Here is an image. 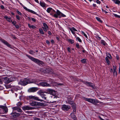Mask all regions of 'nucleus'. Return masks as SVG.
<instances>
[{"label":"nucleus","instance_id":"nucleus-54","mask_svg":"<svg viewBox=\"0 0 120 120\" xmlns=\"http://www.w3.org/2000/svg\"><path fill=\"white\" fill-rule=\"evenodd\" d=\"M17 13L19 15H22V13L20 12L19 11H17Z\"/></svg>","mask_w":120,"mask_h":120},{"label":"nucleus","instance_id":"nucleus-9","mask_svg":"<svg viewBox=\"0 0 120 120\" xmlns=\"http://www.w3.org/2000/svg\"><path fill=\"white\" fill-rule=\"evenodd\" d=\"M61 108L62 110L66 111H68L69 109H70V107L69 106L64 105H62Z\"/></svg>","mask_w":120,"mask_h":120},{"label":"nucleus","instance_id":"nucleus-27","mask_svg":"<svg viewBox=\"0 0 120 120\" xmlns=\"http://www.w3.org/2000/svg\"><path fill=\"white\" fill-rule=\"evenodd\" d=\"M101 43L103 45H105L106 44H107L103 40H102L101 41Z\"/></svg>","mask_w":120,"mask_h":120},{"label":"nucleus","instance_id":"nucleus-56","mask_svg":"<svg viewBox=\"0 0 120 120\" xmlns=\"http://www.w3.org/2000/svg\"><path fill=\"white\" fill-rule=\"evenodd\" d=\"M96 2L97 4H100V2L98 0H97Z\"/></svg>","mask_w":120,"mask_h":120},{"label":"nucleus","instance_id":"nucleus-62","mask_svg":"<svg viewBox=\"0 0 120 120\" xmlns=\"http://www.w3.org/2000/svg\"><path fill=\"white\" fill-rule=\"evenodd\" d=\"M116 57L117 60H118L119 59V56L118 55H116Z\"/></svg>","mask_w":120,"mask_h":120},{"label":"nucleus","instance_id":"nucleus-43","mask_svg":"<svg viewBox=\"0 0 120 120\" xmlns=\"http://www.w3.org/2000/svg\"><path fill=\"white\" fill-rule=\"evenodd\" d=\"M22 105V103L20 102H19L17 104V105L18 106H20Z\"/></svg>","mask_w":120,"mask_h":120},{"label":"nucleus","instance_id":"nucleus-57","mask_svg":"<svg viewBox=\"0 0 120 120\" xmlns=\"http://www.w3.org/2000/svg\"><path fill=\"white\" fill-rule=\"evenodd\" d=\"M32 20L33 21V22H35L36 20L34 18H32Z\"/></svg>","mask_w":120,"mask_h":120},{"label":"nucleus","instance_id":"nucleus-22","mask_svg":"<svg viewBox=\"0 0 120 120\" xmlns=\"http://www.w3.org/2000/svg\"><path fill=\"white\" fill-rule=\"evenodd\" d=\"M4 18L7 21L9 22H12L11 18H9L7 16H5L4 17Z\"/></svg>","mask_w":120,"mask_h":120},{"label":"nucleus","instance_id":"nucleus-26","mask_svg":"<svg viewBox=\"0 0 120 120\" xmlns=\"http://www.w3.org/2000/svg\"><path fill=\"white\" fill-rule=\"evenodd\" d=\"M106 56L109 59H112V57L110 54L109 53H106Z\"/></svg>","mask_w":120,"mask_h":120},{"label":"nucleus","instance_id":"nucleus-19","mask_svg":"<svg viewBox=\"0 0 120 120\" xmlns=\"http://www.w3.org/2000/svg\"><path fill=\"white\" fill-rule=\"evenodd\" d=\"M29 83H35L36 82V80L35 79H28Z\"/></svg>","mask_w":120,"mask_h":120},{"label":"nucleus","instance_id":"nucleus-47","mask_svg":"<svg viewBox=\"0 0 120 120\" xmlns=\"http://www.w3.org/2000/svg\"><path fill=\"white\" fill-rule=\"evenodd\" d=\"M26 113L29 114L33 113V112L32 111H26Z\"/></svg>","mask_w":120,"mask_h":120},{"label":"nucleus","instance_id":"nucleus-6","mask_svg":"<svg viewBox=\"0 0 120 120\" xmlns=\"http://www.w3.org/2000/svg\"><path fill=\"white\" fill-rule=\"evenodd\" d=\"M45 93L47 94L48 93L47 92L43 91L42 90H41L39 91V94L41 96L42 98H44L45 100H46L47 98V97H46V95L44 94V93Z\"/></svg>","mask_w":120,"mask_h":120},{"label":"nucleus","instance_id":"nucleus-63","mask_svg":"<svg viewBox=\"0 0 120 120\" xmlns=\"http://www.w3.org/2000/svg\"><path fill=\"white\" fill-rule=\"evenodd\" d=\"M15 27L17 28H19V26L18 25H15Z\"/></svg>","mask_w":120,"mask_h":120},{"label":"nucleus","instance_id":"nucleus-10","mask_svg":"<svg viewBox=\"0 0 120 120\" xmlns=\"http://www.w3.org/2000/svg\"><path fill=\"white\" fill-rule=\"evenodd\" d=\"M47 91L50 94L52 95L55 96V95L56 92L54 90L51 89H49L47 90Z\"/></svg>","mask_w":120,"mask_h":120},{"label":"nucleus","instance_id":"nucleus-45","mask_svg":"<svg viewBox=\"0 0 120 120\" xmlns=\"http://www.w3.org/2000/svg\"><path fill=\"white\" fill-rule=\"evenodd\" d=\"M113 15L115 17L120 18V16L118 15L115 14H113Z\"/></svg>","mask_w":120,"mask_h":120},{"label":"nucleus","instance_id":"nucleus-48","mask_svg":"<svg viewBox=\"0 0 120 120\" xmlns=\"http://www.w3.org/2000/svg\"><path fill=\"white\" fill-rule=\"evenodd\" d=\"M12 22V23L14 25H15L16 24V22L15 21H14L13 22L12 21V22Z\"/></svg>","mask_w":120,"mask_h":120},{"label":"nucleus","instance_id":"nucleus-13","mask_svg":"<svg viewBox=\"0 0 120 120\" xmlns=\"http://www.w3.org/2000/svg\"><path fill=\"white\" fill-rule=\"evenodd\" d=\"M40 84L41 86H50L51 85L47 82H42L40 83Z\"/></svg>","mask_w":120,"mask_h":120},{"label":"nucleus","instance_id":"nucleus-21","mask_svg":"<svg viewBox=\"0 0 120 120\" xmlns=\"http://www.w3.org/2000/svg\"><path fill=\"white\" fill-rule=\"evenodd\" d=\"M22 109L24 110H29V107L28 106H25L22 107Z\"/></svg>","mask_w":120,"mask_h":120},{"label":"nucleus","instance_id":"nucleus-29","mask_svg":"<svg viewBox=\"0 0 120 120\" xmlns=\"http://www.w3.org/2000/svg\"><path fill=\"white\" fill-rule=\"evenodd\" d=\"M68 41L71 44H72L74 42V40L71 39H68Z\"/></svg>","mask_w":120,"mask_h":120},{"label":"nucleus","instance_id":"nucleus-18","mask_svg":"<svg viewBox=\"0 0 120 120\" xmlns=\"http://www.w3.org/2000/svg\"><path fill=\"white\" fill-rule=\"evenodd\" d=\"M3 109L4 110V112H0V114L6 113L8 111V109L6 106H5Z\"/></svg>","mask_w":120,"mask_h":120},{"label":"nucleus","instance_id":"nucleus-1","mask_svg":"<svg viewBox=\"0 0 120 120\" xmlns=\"http://www.w3.org/2000/svg\"><path fill=\"white\" fill-rule=\"evenodd\" d=\"M83 98L84 100L93 104L94 105H96L97 103H99V101L97 99L87 98L84 97Z\"/></svg>","mask_w":120,"mask_h":120},{"label":"nucleus","instance_id":"nucleus-55","mask_svg":"<svg viewBox=\"0 0 120 120\" xmlns=\"http://www.w3.org/2000/svg\"><path fill=\"white\" fill-rule=\"evenodd\" d=\"M4 106H4L0 105V108L3 109L4 108Z\"/></svg>","mask_w":120,"mask_h":120},{"label":"nucleus","instance_id":"nucleus-61","mask_svg":"<svg viewBox=\"0 0 120 120\" xmlns=\"http://www.w3.org/2000/svg\"><path fill=\"white\" fill-rule=\"evenodd\" d=\"M26 10H27L28 11V10H29L26 7H23Z\"/></svg>","mask_w":120,"mask_h":120},{"label":"nucleus","instance_id":"nucleus-41","mask_svg":"<svg viewBox=\"0 0 120 120\" xmlns=\"http://www.w3.org/2000/svg\"><path fill=\"white\" fill-rule=\"evenodd\" d=\"M113 75L114 76H116L117 75V73L116 71V70L114 71H113Z\"/></svg>","mask_w":120,"mask_h":120},{"label":"nucleus","instance_id":"nucleus-39","mask_svg":"<svg viewBox=\"0 0 120 120\" xmlns=\"http://www.w3.org/2000/svg\"><path fill=\"white\" fill-rule=\"evenodd\" d=\"M29 53L30 54H33L35 53V52L33 51L32 50H30L29 52Z\"/></svg>","mask_w":120,"mask_h":120},{"label":"nucleus","instance_id":"nucleus-2","mask_svg":"<svg viewBox=\"0 0 120 120\" xmlns=\"http://www.w3.org/2000/svg\"><path fill=\"white\" fill-rule=\"evenodd\" d=\"M56 98L55 96H51L50 95H48L47 96V100L49 103H53L56 102V101H54V99Z\"/></svg>","mask_w":120,"mask_h":120},{"label":"nucleus","instance_id":"nucleus-14","mask_svg":"<svg viewBox=\"0 0 120 120\" xmlns=\"http://www.w3.org/2000/svg\"><path fill=\"white\" fill-rule=\"evenodd\" d=\"M0 40L3 43L8 47H10L11 46V45L7 42L5 40L3 39H0Z\"/></svg>","mask_w":120,"mask_h":120},{"label":"nucleus","instance_id":"nucleus-34","mask_svg":"<svg viewBox=\"0 0 120 120\" xmlns=\"http://www.w3.org/2000/svg\"><path fill=\"white\" fill-rule=\"evenodd\" d=\"M39 31L40 33L42 34H44V33L42 29H39Z\"/></svg>","mask_w":120,"mask_h":120},{"label":"nucleus","instance_id":"nucleus-33","mask_svg":"<svg viewBox=\"0 0 120 120\" xmlns=\"http://www.w3.org/2000/svg\"><path fill=\"white\" fill-rule=\"evenodd\" d=\"M76 40L80 42H82V40L79 37H77L76 38Z\"/></svg>","mask_w":120,"mask_h":120},{"label":"nucleus","instance_id":"nucleus-60","mask_svg":"<svg viewBox=\"0 0 120 120\" xmlns=\"http://www.w3.org/2000/svg\"><path fill=\"white\" fill-rule=\"evenodd\" d=\"M102 10L103 11H104L106 14L107 13H108V12H107L105 10H104L103 9H102Z\"/></svg>","mask_w":120,"mask_h":120},{"label":"nucleus","instance_id":"nucleus-17","mask_svg":"<svg viewBox=\"0 0 120 120\" xmlns=\"http://www.w3.org/2000/svg\"><path fill=\"white\" fill-rule=\"evenodd\" d=\"M38 90V88L37 87H33L31 88L29 90L30 92H34Z\"/></svg>","mask_w":120,"mask_h":120},{"label":"nucleus","instance_id":"nucleus-37","mask_svg":"<svg viewBox=\"0 0 120 120\" xmlns=\"http://www.w3.org/2000/svg\"><path fill=\"white\" fill-rule=\"evenodd\" d=\"M17 110L18 112H22V111L21 108L19 107H18Z\"/></svg>","mask_w":120,"mask_h":120},{"label":"nucleus","instance_id":"nucleus-64","mask_svg":"<svg viewBox=\"0 0 120 120\" xmlns=\"http://www.w3.org/2000/svg\"><path fill=\"white\" fill-rule=\"evenodd\" d=\"M48 32V34L50 35H51V32L49 31Z\"/></svg>","mask_w":120,"mask_h":120},{"label":"nucleus","instance_id":"nucleus-31","mask_svg":"<svg viewBox=\"0 0 120 120\" xmlns=\"http://www.w3.org/2000/svg\"><path fill=\"white\" fill-rule=\"evenodd\" d=\"M81 62L83 63H85L86 62V60L85 59H83L81 60Z\"/></svg>","mask_w":120,"mask_h":120},{"label":"nucleus","instance_id":"nucleus-7","mask_svg":"<svg viewBox=\"0 0 120 120\" xmlns=\"http://www.w3.org/2000/svg\"><path fill=\"white\" fill-rule=\"evenodd\" d=\"M28 98L29 99L35 100L41 102L43 101L42 100L40 99L38 97H36L35 96H30L28 97Z\"/></svg>","mask_w":120,"mask_h":120},{"label":"nucleus","instance_id":"nucleus-59","mask_svg":"<svg viewBox=\"0 0 120 120\" xmlns=\"http://www.w3.org/2000/svg\"><path fill=\"white\" fill-rule=\"evenodd\" d=\"M46 43L48 44H49L50 43V42L48 40H46Z\"/></svg>","mask_w":120,"mask_h":120},{"label":"nucleus","instance_id":"nucleus-58","mask_svg":"<svg viewBox=\"0 0 120 120\" xmlns=\"http://www.w3.org/2000/svg\"><path fill=\"white\" fill-rule=\"evenodd\" d=\"M68 50V51L69 52H70V49L69 47H68L67 48Z\"/></svg>","mask_w":120,"mask_h":120},{"label":"nucleus","instance_id":"nucleus-32","mask_svg":"<svg viewBox=\"0 0 120 120\" xmlns=\"http://www.w3.org/2000/svg\"><path fill=\"white\" fill-rule=\"evenodd\" d=\"M115 3L120 5V1L118 0H116L115 1Z\"/></svg>","mask_w":120,"mask_h":120},{"label":"nucleus","instance_id":"nucleus-30","mask_svg":"<svg viewBox=\"0 0 120 120\" xmlns=\"http://www.w3.org/2000/svg\"><path fill=\"white\" fill-rule=\"evenodd\" d=\"M52 9V8H48L47 9V12L49 13L50 11Z\"/></svg>","mask_w":120,"mask_h":120},{"label":"nucleus","instance_id":"nucleus-28","mask_svg":"<svg viewBox=\"0 0 120 120\" xmlns=\"http://www.w3.org/2000/svg\"><path fill=\"white\" fill-rule=\"evenodd\" d=\"M70 30L71 31L72 33L74 34H75L74 31H75V29L73 27L72 28H71Z\"/></svg>","mask_w":120,"mask_h":120},{"label":"nucleus","instance_id":"nucleus-11","mask_svg":"<svg viewBox=\"0 0 120 120\" xmlns=\"http://www.w3.org/2000/svg\"><path fill=\"white\" fill-rule=\"evenodd\" d=\"M29 104L30 105L33 106H36L39 105V102L34 101H32L31 103H30Z\"/></svg>","mask_w":120,"mask_h":120},{"label":"nucleus","instance_id":"nucleus-8","mask_svg":"<svg viewBox=\"0 0 120 120\" xmlns=\"http://www.w3.org/2000/svg\"><path fill=\"white\" fill-rule=\"evenodd\" d=\"M11 118L13 119H15L16 117L19 116L20 114L15 112L12 113L11 114Z\"/></svg>","mask_w":120,"mask_h":120},{"label":"nucleus","instance_id":"nucleus-4","mask_svg":"<svg viewBox=\"0 0 120 120\" xmlns=\"http://www.w3.org/2000/svg\"><path fill=\"white\" fill-rule=\"evenodd\" d=\"M69 103L71 104H74L72 105V108L73 109V112H72L71 114V117L73 118L74 120H75V113L74 112V110H75V106L74 104V102L73 101H69Z\"/></svg>","mask_w":120,"mask_h":120},{"label":"nucleus","instance_id":"nucleus-24","mask_svg":"<svg viewBox=\"0 0 120 120\" xmlns=\"http://www.w3.org/2000/svg\"><path fill=\"white\" fill-rule=\"evenodd\" d=\"M12 78L13 79V78L12 77H11L9 79L7 80V82L8 83L10 82H12L13 81H14V79H11V78Z\"/></svg>","mask_w":120,"mask_h":120},{"label":"nucleus","instance_id":"nucleus-40","mask_svg":"<svg viewBox=\"0 0 120 120\" xmlns=\"http://www.w3.org/2000/svg\"><path fill=\"white\" fill-rule=\"evenodd\" d=\"M82 34L84 35L86 37V38H88L87 36L83 31H82Z\"/></svg>","mask_w":120,"mask_h":120},{"label":"nucleus","instance_id":"nucleus-20","mask_svg":"<svg viewBox=\"0 0 120 120\" xmlns=\"http://www.w3.org/2000/svg\"><path fill=\"white\" fill-rule=\"evenodd\" d=\"M46 71L48 73L50 74H53L54 75H55L56 74L54 73L53 70L50 69H48L46 70Z\"/></svg>","mask_w":120,"mask_h":120},{"label":"nucleus","instance_id":"nucleus-51","mask_svg":"<svg viewBox=\"0 0 120 120\" xmlns=\"http://www.w3.org/2000/svg\"><path fill=\"white\" fill-rule=\"evenodd\" d=\"M35 108L33 107H29V110L33 109H35Z\"/></svg>","mask_w":120,"mask_h":120},{"label":"nucleus","instance_id":"nucleus-5","mask_svg":"<svg viewBox=\"0 0 120 120\" xmlns=\"http://www.w3.org/2000/svg\"><path fill=\"white\" fill-rule=\"evenodd\" d=\"M28 79L26 78L23 80H21L19 82V84L23 86H25L29 83Z\"/></svg>","mask_w":120,"mask_h":120},{"label":"nucleus","instance_id":"nucleus-3","mask_svg":"<svg viewBox=\"0 0 120 120\" xmlns=\"http://www.w3.org/2000/svg\"><path fill=\"white\" fill-rule=\"evenodd\" d=\"M28 57L36 63L38 64H43V62L35 58L34 57L30 56L28 55H27Z\"/></svg>","mask_w":120,"mask_h":120},{"label":"nucleus","instance_id":"nucleus-53","mask_svg":"<svg viewBox=\"0 0 120 120\" xmlns=\"http://www.w3.org/2000/svg\"><path fill=\"white\" fill-rule=\"evenodd\" d=\"M0 7L1 9H4V7L3 5L1 6Z\"/></svg>","mask_w":120,"mask_h":120},{"label":"nucleus","instance_id":"nucleus-38","mask_svg":"<svg viewBox=\"0 0 120 120\" xmlns=\"http://www.w3.org/2000/svg\"><path fill=\"white\" fill-rule=\"evenodd\" d=\"M96 19H97V20H98V21H99L101 22H102V21L101 20L100 18H99V17H96Z\"/></svg>","mask_w":120,"mask_h":120},{"label":"nucleus","instance_id":"nucleus-42","mask_svg":"<svg viewBox=\"0 0 120 120\" xmlns=\"http://www.w3.org/2000/svg\"><path fill=\"white\" fill-rule=\"evenodd\" d=\"M66 16L64 15V14H63V13H61V14L60 15V18L61 17H65Z\"/></svg>","mask_w":120,"mask_h":120},{"label":"nucleus","instance_id":"nucleus-25","mask_svg":"<svg viewBox=\"0 0 120 120\" xmlns=\"http://www.w3.org/2000/svg\"><path fill=\"white\" fill-rule=\"evenodd\" d=\"M28 25L29 27L30 28H32L34 29L36 28L35 26H34L33 25H31L30 24H28Z\"/></svg>","mask_w":120,"mask_h":120},{"label":"nucleus","instance_id":"nucleus-36","mask_svg":"<svg viewBox=\"0 0 120 120\" xmlns=\"http://www.w3.org/2000/svg\"><path fill=\"white\" fill-rule=\"evenodd\" d=\"M28 11L29 12H30L31 13L33 14H36V12H34V11L32 10H28Z\"/></svg>","mask_w":120,"mask_h":120},{"label":"nucleus","instance_id":"nucleus-35","mask_svg":"<svg viewBox=\"0 0 120 120\" xmlns=\"http://www.w3.org/2000/svg\"><path fill=\"white\" fill-rule=\"evenodd\" d=\"M105 60L108 64H109L110 63V62L108 58L107 57H106Z\"/></svg>","mask_w":120,"mask_h":120},{"label":"nucleus","instance_id":"nucleus-12","mask_svg":"<svg viewBox=\"0 0 120 120\" xmlns=\"http://www.w3.org/2000/svg\"><path fill=\"white\" fill-rule=\"evenodd\" d=\"M85 84L91 87L93 89H95L94 85L93 83L90 82H85Z\"/></svg>","mask_w":120,"mask_h":120},{"label":"nucleus","instance_id":"nucleus-46","mask_svg":"<svg viewBox=\"0 0 120 120\" xmlns=\"http://www.w3.org/2000/svg\"><path fill=\"white\" fill-rule=\"evenodd\" d=\"M18 108V107H13L12 108V109H13V110L15 111L16 110H17Z\"/></svg>","mask_w":120,"mask_h":120},{"label":"nucleus","instance_id":"nucleus-16","mask_svg":"<svg viewBox=\"0 0 120 120\" xmlns=\"http://www.w3.org/2000/svg\"><path fill=\"white\" fill-rule=\"evenodd\" d=\"M43 25L44 27H43L42 28L45 31H47V30L49 29L48 26L45 23H44Z\"/></svg>","mask_w":120,"mask_h":120},{"label":"nucleus","instance_id":"nucleus-15","mask_svg":"<svg viewBox=\"0 0 120 120\" xmlns=\"http://www.w3.org/2000/svg\"><path fill=\"white\" fill-rule=\"evenodd\" d=\"M56 12V14H54L53 16L55 18H57L58 15H60L61 13L58 10H57Z\"/></svg>","mask_w":120,"mask_h":120},{"label":"nucleus","instance_id":"nucleus-44","mask_svg":"<svg viewBox=\"0 0 120 120\" xmlns=\"http://www.w3.org/2000/svg\"><path fill=\"white\" fill-rule=\"evenodd\" d=\"M76 47L77 48L79 49L80 48L79 45L78 43H76Z\"/></svg>","mask_w":120,"mask_h":120},{"label":"nucleus","instance_id":"nucleus-23","mask_svg":"<svg viewBox=\"0 0 120 120\" xmlns=\"http://www.w3.org/2000/svg\"><path fill=\"white\" fill-rule=\"evenodd\" d=\"M40 5L42 7H45L46 6V4L44 2H40Z\"/></svg>","mask_w":120,"mask_h":120},{"label":"nucleus","instance_id":"nucleus-52","mask_svg":"<svg viewBox=\"0 0 120 120\" xmlns=\"http://www.w3.org/2000/svg\"><path fill=\"white\" fill-rule=\"evenodd\" d=\"M34 120H40L37 117H35L34 118Z\"/></svg>","mask_w":120,"mask_h":120},{"label":"nucleus","instance_id":"nucleus-50","mask_svg":"<svg viewBox=\"0 0 120 120\" xmlns=\"http://www.w3.org/2000/svg\"><path fill=\"white\" fill-rule=\"evenodd\" d=\"M16 19L18 20H20V18L19 16V15H16Z\"/></svg>","mask_w":120,"mask_h":120},{"label":"nucleus","instance_id":"nucleus-49","mask_svg":"<svg viewBox=\"0 0 120 120\" xmlns=\"http://www.w3.org/2000/svg\"><path fill=\"white\" fill-rule=\"evenodd\" d=\"M113 70L114 71H115L116 70V66H113Z\"/></svg>","mask_w":120,"mask_h":120}]
</instances>
